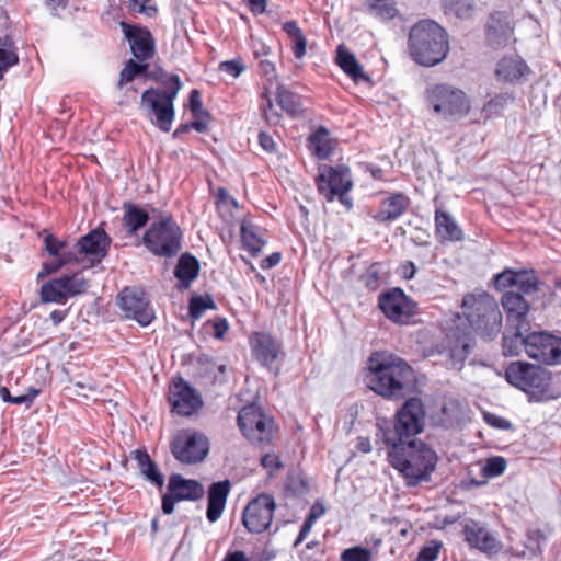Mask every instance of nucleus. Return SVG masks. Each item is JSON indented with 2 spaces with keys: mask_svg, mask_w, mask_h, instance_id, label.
Returning <instances> with one entry per match:
<instances>
[{
  "mask_svg": "<svg viewBox=\"0 0 561 561\" xmlns=\"http://www.w3.org/2000/svg\"><path fill=\"white\" fill-rule=\"evenodd\" d=\"M412 379L410 365L393 354L375 352L367 360L366 385L383 398H403Z\"/></svg>",
  "mask_w": 561,
  "mask_h": 561,
  "instance_id": "nucleus-1",
  "label": "nucleus"
},
{
  "mask_svg": "<svg viewBox=\"0 0 561 561\" xmlns=\"http://www.w3.org/2000/svg\"><path fill=\"white\" fill-rule=\"evenodd\" d=\"M389 446V461L403 476L408 485L413 486L430 480L438 460L431 447L416 439Z\"/></svg>",
  "mask_w": 561,
  "mask_h": 561,
  "instance_id": "nucleus-2",
  "label": "nucleus"
},
{
  "mask_svg": "<svg viewBox=\"0 0 561 561\" xmlns=\"http://www.w3.org/2000/svg\"><path fill=\"white\" fill-rule=\"evenodd\" d=\"M153 80L162 88H149L141 94L140 110L151 119L161 131L171 130L174 117V101L183 87L180 77L175 73L161 71Z\"/></svg>",
  "mask_w": 561,
  "mask_h": 561,
  "instance_id": "nucleus-3",
  "label": "nucleus"
},
{
  "mask_svg": "<svg viewBox=\"0 0 561 561\" xmlns=\"http://www.w3.org/2000/svg\"><path fill=\"white\" fill-rule=\"evenodd\" d=\"M409 48L417 64L432 67L446 58L449 51L448 35L436 22L424 20L410 30Z\"/></svg>",
  "mask_w": 561,
  "mask_h": 561,
  "instance_id": "nucleus-4",
  "label": "nucleus"
},
{
  "mask_svg": "<svg viewBox=\"0 0 561 561\" xmlns=\"http://www.w3.org/2000/svg\"><path fill=\"white\" fill-rule=\"evenodd\" d=\"M462 309L470 327L482 337L493 340L501 332L502 313L489 294L465 296Z\"/></svg>",
  "mask_w": 561,
  "mask_h": 561,
  "instance_id": "nucleus-5",
  "label": "nucleus"
},
{
  "mask_svg": "<svg viewBox=\"0 0 561 561\" xmlns=\"http://www.w3.org/2000/svg\"><path fill=\"white\" fill-rule=\"evenodd\" d=\"M425 408L420 398H409L397 411L393 427H379L378 436L386 445L415 440L414 436L423 432Z\"/></svg>",
  "mask_w": 561,
  "mask_h": 561,
  "instance_id": "nucleus-6",
  "label": "nucleus"
},
{
  "mask_svg": "<svg viewBox=\"0 0 561 561\" xmlns=\"http://www.w3.org/2000/svg\"><path fill=\"white\" fill-rule=\"evenodd\" d=\"M425 98L433 112L446 119H461L471 110V102L467 94L449 84L428 87Z\"/></svg>",
  "mask_w": 561,
  "mask_h": 561,
  "instance_id": "nucleus-7",
  "label": "nucleus"
},
{
  "mask_svg": "<svg viewBox=\"0 0 561 561\" xmlns=\"http://www.w3.org/2000/svg\"><path fill=\"white\" fill-rule=\"evenodd\" d=\"M506 381L529 396L530 400L540 401L549 390L551 378L542 367L527 362H512L505 369Z\"/></svg>",
  "mask_w": 561,
  "mask_h": 561,
  "instance_id": "nucleus-8",
  "label": "nucleus"
},
{
  "mask_svg": "<svg viewBox=\"0 0 561 561\" xmlns=\"http://www.w3.org/2000/svg\"><path fill=\"white\" fill-rule=\"evenodd\" d=\"M237 423L249 443L260 448L270 446L276 434L274 419L257 404L244 405L238 413Z\"/></svg>",
  "mask_w": 561,
  "mask_h": 561,
  "instance_id": "nucleus-9",
  "label": "nucleus"
},
{
  "mask_svg": "<svg viewBox=\"0 0 561 561\" xmlns=\"http://www.w3.org/2000/svg\"><path fill=\"white\" fill-rule=\"evenodd\" d=\"M181 239L179 225L171 217H165L151 224L142 237V243L154 255L172 257L181 249Z\"/></svg>",
  "mask_w": 561,
  "mask_h": 561,
  "instance_id": "nucleus-10",
  "label": "nucleus"
},
{
  "mask_svg": "<svg viewBox=\"0 0 561 561\" xmlns=\"http://www.w3.org/2000/svg\"><path fill=\"white\" fill-rule=\"evenodd\" d=\"M173 457L184 465L202 462L209 453V440L195 430H182L174 435L170 444Z\"/></svg>",
  "mask_w": 561,
  "mask_h": 561,
  "instance_id": "nucleus-11",
  "label": "nucleus"
},
{
  "mask_svg": "<svg viewBox=\"0 0 561 561\" xmlns=\"http://www.w3.org/2000/svg\"><path fill=\"white\" fill-rule=\"evenodd\" d=\"M249 344L254 359L277 376L285 356L282 342L267 332H254Z\"/></svg>",
  "mask_w": 561,
  "mask_h": 561,
  "instance_id": "nucleus-12",
  "label": "nucleus"
},
{
  "mask_svg": "<svg viewBox=\"0 0 561 561\" xmlns=\"http://www.w3.org/2000/svg\"><path fill=\"white\" fill-rule=\"evenodd\" d=\"M318 191L328 202L334 201L336 196L341 203L351 206V203L345 198L352 186L353 182L351 179L350 169L346 167H323L320 169V173L317 178Z\"/></svg>",
  "mask_w": 561,
  "mask_h": 561,
  "instance_id": "nucleus-13",
  "label": "nucleus"
},
{
  "mask_svg": "<svg viewBox=\"0 0 561 561\" xmlns=\"http://www.w3.org/2000/svg\"><path fill=\"white\" fill-rule=\"evenodd\" d=\"M527 356L540 364L556 366L561 364V337L546 331L528 333Z\"/></svg>",
  "mask_w": 561,
  "mask_h": 561,
  "instance_id": "nucleus-14",
  "label": "nucleus"
},
{
  "mask_svg": "<svg viewBox=\"0 0 561 561\" xmlns=\"http://www.w3.org/2000/svg\"><path fill=\"white\" fill-rule=\"evenodd\" d=\"M275 500L267 493H261L251 500L243 510L242 523L247 530L252 534H262L272 524Z\"/></svg>",
  "mask_w": 561,
  "mask_h": 561,
  "instance_id": "nucleus-15",
  "label": "nucleus"
},
{
  "mask_svg": "<svg viewBox=\"0 0 561 561\" xmlns=\"http://www.w3.org/2000/svg\"><path fill=\"white\" fill-rule=\"evenodd\" d=\"M205 494L201 482L193 479H185L179 473L169 478L168 492L162 496V511L170 515L174 512V505L181 501H197Z\"/></svg>",
  "mask_w": 561,
  "mask_h": 561,
  "instance_id": "nucleus-16",
  "label": "nucleus"
},
{
  "mask_svg": "<svg viewBox=\"0 0 561 561\" xmlns=\"http://www.w3.org/2000/svg\"><path fill=\"white\" fill-rule=\"evenodd\" d=\"M118 306L126 318L137 321L142 327L150 324L154 318L148 297L141 288H124L118 295Z\"/></svg>",
  "mask_w": 561,
  "mask_h": 561,
  "instance_id": "nucleus-17",
  "label": "nucleus"
},
{
  "mask_svg": "<svg viewBox=\"0 0 561 561\" xmlns=\"http://www.w3.org/2000/svg\"><path fill=\"white\" fill-rule=\"evenodd\" d=\"M111 242L112 239L101 228L82 236L72 245L76 263L81 261V256H88L93 263H100L107 255Z\"/></svg>",
  "mask_w": 561,
  "mask_h": 561,
  "instance_id": "nucleus-18",
  "label": "nucleus"
},
{
  "mask_svg": "<svg viewBox=\"0 0 561 561\" xmlns=\"http://www.w3.org/2000/svg\"><path fill=\"white\" fill-rule=\"evenodd\" d=\"M168 399L172 407V412L183 416L194 414L203 405L199 393L182 378L173 380L169 388Z\"/></svg>",
  "mask_w": 561,
  "mask_h": 561,
  "instance_id": "nucleus-19",
  "label": "nucleus"
},
{
  "mask_svg": "<svg viewBox=\"0 0 561 561\" xmlns=\"http://www.w3.org/2000/svg\"><path fill=\"white\" fill-rule=\"evenodd\" d=\"M379 307L383 314L392 322L408 323L414 313L415 305L400 288L385 293L379 297Z\"/></svg>",
  "mask_w": 561,
  "mask_h": 561,
  "instance_id": "nucleus-20",
  "label": "nucleus"
},
{
  "mask_svg": "<svg viewBox=\"0 0 561 561\" xmlns=\"http://www.w3.org/2000/svg\"><path fill=\"white\" fill-rule=\"evenodd\" d=\"M119 26L129 43L130 50L138 61L151 59L156 51L154 39L148 28L138 25H130L127 22H121Z\"/></svg>",
  "mask_w": 561,
  "mask_h": 561,
  "instance_id": "nucleus-21",
  "label": "nucleus"
},
{
  "mask_svg": "<svg viewBox=\"0 0 561 561\" xmlns=\"http://www.w3.org/2000/svg\"><path fill=\"white\" fill-rule=\"evenodd\" d=\"M463 536L466 542L474 549L482 552L493 553L501 548L500 541L488 529V527L477 520L470 519L463 526Z\"/></svg>",
  "mask_w": 561,
  "mask_h": 561,
  "instance_id": "nucleus-22",
  "label": "nucleus"
},
{
  "mask_svg": "<svg viewBox=\"0 0 561 561\" xmlns=\"http://www.w3.org/2000/svg\"><path fill=\"white\" fill-rule=\"evenodd\" d=\"M501 304L506 313L508 327L526 328L530 325L527 320L530 306L522 294L508 290L502 296Z\"/></svg>",
  "mask_w": 561,
  "mask_h": 561,
  "instance_id": "nucleus-23",
  "label": "nucleus"
},
{
  "mask_svg": "<svg viewBox=\"0 0 561 561\" xmlns=\"http://www.w3.org/2000/svg\"><path fill=\"white\" fill-rule=\"evenodd\" d=\"M495 286L500 289L516 287L519 294H534L538 290V278L534 272L506 270L495 277Z\"/></svg>",
  "mask_w": 561,
  "mask_h": 561,
  "instance_id": "nucleus-24",
  "label": "nucleus"
},
{
  "mask_svg": "<svg viewBox=\"0 0 561 561\" xmlns=\"http://www.w3.org/2000/svg\"><path fill=\"white\" fill-rule=\"evenodd\" d=\"M486 38L492 46L506 44L513 33L511 18L505 12H493L490 14L485 25Z\"/></svg>",
  "mask_w": 561,
  "mask_h": 561,
  "instance_id": "nucleus-25",
  "label": "nucleus"
},
{
  "mask_svg": "<svg viewBox=\"0 0 561 561\" xmlns=\"http://www.w3.org/2000/svg\"><path fill=\"white\" fill-rule=\"evenodd\" d=\"M495 73L505 82L518 83L530 73V68L519 56H508L497 62Z\"/></svg>",
  "mask_w": 561,
  "mask_h": 561,
  "instance_id": "nucleus-26",
  "label": "nucleus"
},
{
  "mask_svg": "<svg viewBox=\"0 0 561 561\" xmlns=\"http://www.w3.org/2000/svg\"><path fill=\"white\" fill-rule=\"evenodd\" d=\"M410 199L402 193L391 194L380 203L379 210L373 216V218L381 224L397 220L408 209Z\"/></svg>",
  "mask_w": 561,
  "mask_h": 561,
  "instance_id": "nucleus-27",
  "label": "nucleus"
},
{
  "mask_svg": "<svg viewBox=\"0 0 561 561\" xmlns=\"http://www.w3.org/2000/svg\"><path fill=\"white\" fill-rule=\"evenodd\" d=\"M230 488L229 480L215 482L209 486L206 516L210 523H215L221 517Z\"/></svg>",
  "mask_w": 561,
  "mask_h": 561,
  "instance_id": "nucleus-28",
  "label": "nucleus"
},
{
  "mask_svg": "<svg viewBox=\"0 0 561 561\" xmlns=\"http://www.w3.org/2000/svg\"><path fill=\"white\" fill-rule=\"evenodd\" d=\"M528 333H530V325L526 328L507 325L502 336L503 355L506 357L518 356L523 350L527 353Z\"/></svg>",
  "mask_w": 561,
  "mask_h": 561,
  "instance_id": "nucleus-29",
  "label": "nucleus"
},
{
  "mask_svg": "<svg viewBox=\"0 0 561 561\" xmlns=\"http://www.w3.org/2000/svg\"><path fill=\"white\" fill-rule=\"evenodd\" d=\"M435 232L442 242H456L463 239V231L453 216L442 209L435 210Z\"/></svg>",
  "mask_w": 561,
  "mask_h": 561,
  "instance_id": "nucleus-30",
  "label": "nucleus"
},
{
  "mask_svg": "<svg viewBox=\"0 0 561 561\" xmlns=\"http://www.w3.org/2000/svg\"><path fill=\"white\" fill-rule=\"evenodd\" d=\"M123 226L128 234L134 236L149 221V214L140 206L126 202L123 204Z\"/></svg>",
  "mask_w": 561,
  "mask_h": 561,
  "instance_id": "nucleus-31",
  "label": "nucleus"
},
{
  "mask_svg": "<svg viewBox=\"0 0 561 561\" xmlns=\"http://www.w3.org/2000/svg\"><path fill=\"white\" fill-rule=\"evenodd\" d=\"M134 459L137 461L141 474L158 488L164 485V477L158 468V465L151 460L146 450L137 449L134 453Z\"/></svg>",
  "mask_w": 561,
  "mask_h": 561,
  "instance_id": "nucleus-32",
  "label": "nucleus"
},
{
  "mask_svg": "<svg viewBox=\"0 0 561 561\" xmlns=\"http://www.w3.org/2000/svg\"><path fill=\"white\" fill-rule=\"evenodd\" d=\"M308 147L318 159H327L334 150L330 133L324 127H319L308 138Z\"/></svg>",
  "mask_w": 561,
  "mask_h": 561,
  "instance_id": "nucleus-33",
  "label": "nucleus"
},
{
  "mask_svg": "<svg viewBox=\"0 0 561 561\" xmlns=\"http://www.w3.org/2000/svg\"><path fill=\"white\" fill-rule=\"evenodd\" d=\"M336 62L340 68L355 82H358L359 80H369V77L364 73L363 67L355 58V55L344 49L342 46H339L337 48Z\"/></svg>",
  "mask_w": 561,
  "mask_h": 561,
  "instance_id": "nucleus-34",
  "label": "nucleus"
},
{
  "mask_svg": "<svg viewBox=\"0 0 561 561\" xmlns=\"http://www.w3.org/2000/svg\"><path fill=\"white\" fill-rule=\"evenodd\" d=\"M199 262L190 253H184L178 261L174 270L175 277L182 283L184 287H188L192 280L198 276Z\"/></svg>",
  "mask_w": 561,
  "mask_h": 561,
  "instance_id": "nucleus-35",
  "label": "nucleus"
},
{
  "mask_svg": "<svg viewBox=\"0 0 561 561\" xmlns=\"http://www.w3.org/2000/svg\"><path fill=\"white\" fill-rule=\"evenodd\" d=\"M276 101L278 106L291 117L302 114V103L299 94L290 91L284 85H279L276 91Z\"/></svg>",
  "mask_w": 561,
  "mask_h": 561,
  "instance_id": "nucleus-36",
  "label": "nucleus"
},
{
  "mask_svg": "<svg viewBox=\"0 0 561 561\" xmlns=\"http://www.w3.org/2000/svg\"><path fill=\"white\" fill-rule=\"evenodd\" d=\"M462 415L461 404L456 400H448L436 414V422L445 428H451L461 422Z\"/></svg>",
  "mask_w": 561,
  "mask_h": 561,
  "instance_id": "nucleus-37",
  "label": "nucleus"
},
{
  "mask_svg": "<svg viewBox=\"0 0 561 561\" xmlns=\"http://www.w3.org/2000/svg\"><path fill=\"white\" fill-rule=\"evenodd\" d=\"M66 287L60 277L44 283L39 289L41 300L43 302L65 304L68 299Z\"/></svg>",
  "mask_w": 561,
  "mask_h": 561,
  "instance_id": "nucleus-38",
  "label": "nucleus"
},
{
  "mask_svg": "<svg viewBox=\"0 0 561 561\" xmlns=\"http://www.w3.org/2000/svg\"><path fill=\"white\" fill-rule=\"evenodd\" d=\"M455 341L448 347L449 357L454 365H461L472 348V337L463 333L461 335L454 334Z\"/></svg>",
  "mask_w": 561,
  "mask_h": 561,
  "instance_id": "nucleus-39",
  "label": "nucleus"
},
{
  "mask_svg": "<svg viewBox=\"0 0 561 561\" xmlns=\"http://www.w3.org/2000/svg\"><path fill=\"white\" fill-rule=\"evenodd\" d=\"M284 32L290 38L294 56L300 59L306 54L307 39L295 21H287L283 24Z\"/></svg>",
  "mask_w": 561,
  "mask_h": 561,
  "instance_id": "nucleus-40",
  "label": "nucleus"
},
{
  "mask_svg": "<svg viewBox=\"0 0 561 561\" xmlns=\"http://www.w3.org/2000/svg\"><path fill=\"white\" fill-rule=\"evenodd\" d=\"M19 62V56L13 39L5 35L0 37V80L4 72Z\"/></svg>",
  "mask_w": 561,
  "mask_h": 561,
  "instance_id": "nucleus-41",
  "label": "nucleus"
},
{
  "mask_svg": "<svg viewBox=\"0 0 561 561\" xmlns=\"http://www.w3.org/2000/svg\"><path fill=\"white\" fill-rule=\"evenodd\" d=\"M241 240L244 248L253 256H256L266 243L265 240L257 234L256 228L245 221L241 225Z\"/></svg>",
  "mask_w": 561,
  "mask_h": 561,
  "instance_id": "nucleus-42",
  "label": "nucleus"
},
{
  "mask_svg": "<svg viewBox=\"0 0 561 561\" xmlns=\"http://www.w3.org/2000/svg\"><path fill=\"white\" fill-rule=\"evenodd\" d=\"M149 65L145 61L137 62L134 59H128L119 72L117 81V89L122 90L125 85L133 82L138 76L145 75L148 71Z\"/></svg>",
  "mask_w": 561,
  "mask_h": 561,
  "instance_id": "nucleus-43",
  "label": "nucleus"
},
{
  "mask_svg": "<svg viewBox=\"0 0 561 561\" xmlns=\"http://www.w3.org/2000/svg\"><path fill=\"white\" fill-rule=\"evenodd\" d=\"M363 2L370 12L382 20H391L398 13L394 0H363Z\"/></svg>",
  "mask_w": 561,
  "mask_h": 561,
  "instance_id": "nucleus-44",
  "label": "nucleus"
},
{
  "mask_svg": "<svg viewBox=\"0 0 561 561\" xmlns=\"http://www.w3.org/2000/svg\"><path fill=\"white\" fill-rule=\"evenodd\" d=\"M445 12L461 20H467L472 16L474 5L471 0H445Z\"/></svg>",
  "mask_w": 561,
  "mask_h": 561,
  "instance_id": "nucleus-45",
  "label": "nucleus"
},
{
  "mask_svg": "<svg viewBox=\"0 0 561 561\" xmlns=\"http://www.w3.org/2000/svg\"><path fill=\"white\" fill-rule=\"evenodd\" d=\"M60 279L66 287L68 298L84 294L89 288L88 280L80 274L64 275Z\"/></svg>",
  "mask_w": 561,
  "mask_h": 561,
  "instance_id": "nucleus-46",
  "label": "nucleus"
},
{
  "mask_svg": "<svg viewBox=\"0 0 561 561\" xmlns=\"http://www.w3.org/2000/svg\"><path fill=\"white\" fill-rule=\"evenodd\" d=\"M511 101H513V98L507 93L495 95L482 107L484 118L488 119L493 115L500 114Z\"/></svg>",
  "mask_w": 561,
  "mask_h": 561,
  "instance_id": "nucleus-47",
  "label": "nucleus"
},
{
  "mask_svg": "<svg viewBox=\"0 0 561 561\" xmlns=\"http://www.w3.org/2000/svg\"><path fill=\"white\" fill-rule=\"evenodd\" d=\"M44 247L47 253L53 257H61L67 252H72V247L65 240H60L51 233L44 237Z\"/></svg>",
  "mask_w": 561,
  "mask_h": 561,
  "instance_id": "nucleus-48",
  "label": "nucleus"
},
{
  "mask_svg": "<svg viewBox=\"0 0 561 561\" xmlns=\"http://www.w3.org/2000/svg\"><path fill=\"white\" fill-rule=\"evenodd\" d=\"M216 305L211 296H193L190 300V316L192 319H199L206 309H215Z\"/></svg>",
  "mask_w": 561,
  "mask_h": 561,
  "instance_id": "nucleus-49",
  "label": "nucleus"
},
{
  "mask_svg": "<svg viewBox=\"0 0 561 561\" xmlns=\"http://www.w3.org/2000/svg\"><path fill=\"white\" fill-rule=\"evenodd\" d=\"M506 469V460L503 457H492L488 459L482 468L483 476L486 478H495L501 476Z\"/></svg>",
  "mask_w": 561,
  "mask_h": 561,
  "instance_id": "nucleus-50",
  "label": "nucleus"
},
{
  "mask_svg": "<svg viewBox=\"0 0 561 561\" xmlns=\"http://www.w3.org/2000/svg\"><path fill=\"white\" fill-rule=\"evenodd\" d=\"M190 110L194 119H206L209 122V113L204 110L201 94L197 90H192L190 93Z\"/></svg>",
  "mask_w": 561,
  "mask_h": 561,
  "instance_id": "nucleus-51",
  "label": "nucleus"
},
{
  "mask_svg": "<svg viewBox=\"0 0 561 561\" xmlns=\"http://www.w3.org/2000/svg\"><path fill=\"white\" fill-rule=\"evenodd\" d=\"M371 550L362 546L345 549L341 554L342 561H370Z\"/></svg>",
  "mask_w": 561,
  "mask_h": 561,
  "instance_id": "nucleus-52",
  "label": "nucleus"
},
{
  "mask_svg": "<svg viewBox=\"0 0 561 561\" xmlns=\"http://www.w3.org/2000/svg\"><path fill=\"white\" fill-rule=\"evenodd\" d=\"M262 98L264 100L261 105V110L263 112L265 121L270 125H277L280 119V114L274 108L272 99L267 95L266 92L262 93Z\"/></svg>",
  "mask_w": 561,
  "mask_h": 561,
  "instance_id": "nucleus-53",
  "label": "nucleus"
},
{
  "mask_svg": "<svg viewBox=\"0 0 561 561\" xmlns=\"http://www.w3.org/2000/svg\"><path fill=\"white\" fill-rule=\"evenodd\" d=\"M442 542L438 540L428 541L419 552L417 561H434L437 559Z\"/></svg>",
  "mask_w": 561,
  "mask_h": 561,
  "instance_id": "nucleus-54",
  "label": "nucleus"
},
{
  "mask_svg": "<svg viewBox=\"0 0 561 561\" xmlns=\"http://www.w3.org/2000/svg\"><path fill=\"white\" fill-rule=\"evenodd\" d=\"M192 128L199 133L206 131L207 130L206 119H193L191 123L181 124L173 133V137L178 138L181 135L188 133L190 129H192Z\"/></svg>",
  "mask_w": 561,
  "mask_h": 561,
  "instance_id": "nucleus-55",
  "label": "nucleus"
},
{
  "mask_svg": "<svg viewBox=\"0 0 561 561\" xmlns=\"http://www.w3.org/2000/svg\"><path fill=\"white\" fill-rule=\"evenodd\" d=\"M219 69L230 75L232 78H238L244 71L245 67L240 59H233L220 62Z\"/></svg>",
  "mask_w": 561,
  "mask_h": 561,
  "instance_id": "nucleus-56",
  "label": "nucleus"
},
{
  "mask_svg": "<svg viewBox=\"0 0 561 561\" xmlns=\"http://www.w3.org/2000/svg\"><path fill=\"white\" fill-rule=\"evenodd\" d=\"M260 462L263 468L268 470L270 474L284 468V463L276 454H265Z\"/></svg>",
  "mask_w": 561,
  "mask_h": 561,
  "instance_id": "nucleus-57",
  "label": "nucleus"
},
{
  "mask_svg": "<svg viewBox=\"0 0 561 561\" xmlns=\"http://www.w3.org/2000/svg\"><path fill=\"white\" fill-rule=\"evenodd\" d=\"M73 262H76L75 253L67 252V253L62 254V259L54 257V261H51L49 263H45V264H46V268H48L53 274V273H56L57 271H59L62 266H65L69 263H73Z\"/></svg>",
  "mask_w": 561,
  "mask_h": 561,
  "instance_id": "nucleus-58",
  "label": "nucleus"
},
{
  "mask_svg": "<svg viewBox=\"0 0 561 561\" xmlns=\"http://www.w3.org/2000/svg\"><path fill=\"white\" fill-rule=\"evenodd\" d=\"M39 394L38 389H31L26 394L22 396H12L10 403L21 405L24 404L26 408H30L34 402V399Z\"/></svg>",
  "mask_w": 561,
  "mask_h": 561,
  "instance_id": "nucleus-59",
  "label": "nucleus"
},
{
  "mask_svg": "<svg viewBox=\"0 0 561 561\" xmlns=\"http://www.w3.org/2000/svg\"><path fill=\"white\" fill-rule=\"evenodd\" d=\"M150 0H130L129 2V9L138 12V13H146L148 16H151V12H157V9L154 7H148V2Z\"/></svg>",
  "mask_w": 561,
  "mask_h": 561,
  "instance_id": "nucleus-60",
  "label": "nucleus"
},
{
  "mask_svg": "<svg viewBox=\"0 0 561 561\" xmlns=\"http://www.w3.org/2000/svg\"><path fill=\"white\" fill-rule=\"evenodd\" d=\"M259 142L260 146L270 153H273L276 151V142L274 141L273 137L268 135L267 133L261 131L259 134Z\"/></svg>",
  "mask_w": 561,
  "mask_h": 561,
  "instance_id": "nucleus-61",
  "label": "nucleus"
},
{
  "mask_svg": "<svg viewBox=\"0 0 561 561\" xmlns=\"http://www.w3.org/2000/svg\"><path fill=\"white\" fill-rule=\"evenodd\" d=\"M484 419L486 423L493 427L502 430H507L511 427V423L506 419L497 416L495 414H486Z\"/></svg>",
  "mask_w": 561,
  "mask_h": 561,
  "instance_id": "nucleus-62",
  "label": "nucleus"
},
{
  "mask_svg": "<svg viewBox=\"0 0 561 561\" xmlns=\"http://www.w3.org/2000/svg\"><path fill=\"white\" fill-rule=\"evenodd\" d=\"M282 255L279 252H274L271 255L262 260L260 266L262 270H270L279 264Z\"/></svg>",
  "mask_w": 561,
  "mask_h": 561,
  "instance_id": "nucleus-63",
  "label": "nucleus"
},
{
  "mask_svg": "<svg viewBox=\"0 0 561 561\" xmlns=\"http://www.w3.org/2000/svg\"><path fill=\"white\" fill-rule=\"evenodd\" d=\"M259 68L261 73L266 78L272 79L275 77V66L272 61L267 59H261L259 61Z\"/></svg>",
  "mask_w": 561,
  "mask_h": 561,
  "instance_id": "nucleus-64",
  "label": "nucleus"
}]
</instances>
